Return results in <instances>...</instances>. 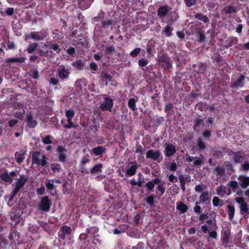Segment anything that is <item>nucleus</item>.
Returning a JSON list of instances; mask_svg holds the SVG:
<instances>
[{
    "instance_id": "nucleus-59",
    "label": "nucleus",
    "mask_w": 249,
    "mask_h": 249,
    "mask_svg": "<svg viewBox=\"0 0 249 249\" xmlns=\"http://www.w3.org/2000/svg\"><path fill=\"white\" fill-rule=\"evenodd\" d=\"M67 52L70 55H73L75 53V50L73 48L70 47L67 50Z\"/></svg>"
},
{
    "instance_id": "nucleus-13",
    "label": "nucleus",
    "mask_w": 249,
    "mask_h": 249,
    "mask_svg": "<svg viewBox=\"0 0 249 249\" xmlns=\"http://www.w3.org/2000/svg\"><path fill=\"white\" fill-rule=\"evenodd\" d=\"M199 204H208L211 202V196L208 191L202 192L199 196Z\"/></svg>"
},
{
    "instance_id": "nucleus-42",
    "label": "nucleus",
    "mask_w": 249,
    "mask_h": 249,
    "mask_svg": "<svg viewBox=\"0 0 249 249\" xmlns=\"http://www.w3.org/2000/svg\"><path fill=\"white\" fill-rule=\"evenodd\" d=\"M141 49L140 48H137L134 50H132L130 53V55L132 57H136L138 54L140 53Z\"/></svg>"
},
{
    "instance_id": "nucleus-15",
    "label": "nucleus",
    "mask_w": 249,
    "mask_h": 249,
    "mask_svg": "<svg viewBox=\"0 0 249 249\" xmlns=\"http://www.w3.org/2000/svg\"><path fill=\"white\" fill-rule=\"evenodd\" d=\"M176 152L175 146L172 144H167L165 147V155L166 156L170 157Z\"/></svg>"
},
{
    "instance_id": "nucleus-41",
    "label": "nucleus",
    "mask_w": 249,
    "mask_h": 249,
    "mask_svg": "<svg viewBox=\"0 0 249 249\" xmlns=\"http://www.w3.org/2000/svg\"><path fill=\"white\" fill-rule=\"evenodd\" d=\"M225 169L220 166H217L215 168L213 173L217 175H221L224 173Z\"/></svg>"
},
{
    "instance_id": "nucleus-5",
    "label": "nucleus",
    "mask_w": 249,
    "mask_h": 249,
    "mask_svg": "<svg viewBox=\"0 0 249 249\" xmlns=\"http://www.w3.org/2000/svg\"><path fill=\"white\" fill-rule=\"evenodd\" d=\"M51 204V202L48 197L44 196L38 205V209L43 211H48L50 210Z\"/></svg>"
},
{
    "instance_id": "nucleus-6",
    "label": "nucleus",
    "mask_w": 249,
    "mask_h": 249,
    "mask_svg": "<svg viewBox=\"0 0 249 249\" xmlns=\"http://www.w3.org/2000/svg\"><path fill=\"white\" fill-rule=\"evenodd\" d=\"M113 105V100L107 97H105L104 99V101L100 106V108L103 111H109L110 112L112 110Z\"/></svg>"
},
{
    "instance_id": "nucleus-19",
    "label": "nucleus",
    "mask_w": 249,
    "mask_h": 249,
    "mask_svg": "<svg viewBox=\"0 0 249 249\" xmlns=\"http://www.w3.org/2000/svg\"><path fill=\"white\" fill-rule=\"evenodd\" d=\"M71 231V228L69 226H65L62 227L60 231V237L63 239H65L67 235L70 234Z\"/></svg>"
},
{
    "instance_id": "nucleus-33",
    "label": "nucleus",
    "mask_w": 249,
    "mask_h": 249,
    "mask_svg": "<svg viewBox=\"0 0 249 249\" xmlns=\"http://www.w3.org/2000/svg\"><path fill=\"white\" fill-rule=\"evenodd\" d=\"M46 47H48L50 49H53V51L56 52L57 53H59L60 52V49L59 47V46L56 44H50L49 45H44Z\"/></svg>"
},
{
    "instance_id": "nucleus-60",
    "label": "nucleus",
    "mask_w": 249,
    "mask_h": 249,
    "mask_svg": "<svg viewBox=\"0 0 249 249\" xmlns=\"http://www.w3.org/2000/svg\"><path fill=\"white\" fill-rule=\"evenodd\" d=\"M17 123L18 121L17 120H12L9 122V125L10 127H13L15 125H16L17 124Z\"/></svg>"
},
{
    "instance_id": "nucleus-8",
    "label": "nucleus",
    "mask_w": 249,
    "mask_h": 249,
    "mask_svg": "<svg viewBox=\"0 0 249 249\" xmlns=\"http://www.w3.org/2000/svg\"><path fill=\"white\" fill-rule=\"evenodd\" d=\"M161 153L159 150L155 151L153 150H149L146 153V157L148 159H151L154 160L160 161L159 159L160 157Z\"/></svg>"
},
{
    "instance_id": "nucleus-44",
    "label": "nucleus",
    "mask_w": 249,
    "mask_h": 249,
    "mask_svg": "<svg viewBox=\"0 0 249 249\" xmlns=\"http://www.w3.org/2000/svg\"><path fill=\"white\" fill-rule=\"evenodd\" d=\"M115 51V48L112 46H107L106 49V52L107 54H111Z\"/></svg>"
},
{
    "instance_id": "nucleus-7",
    "label": "nucleus",
    "mask_w": 249,
    "mask_h": 249,
    "mask_svg": "<svg viewBox=\"0 0 249 249\" xmlns=\"http://www.w3.org/2000/svg\"><path fill=\"white\" fill-rule=\"evenodd\" d=\"M159 63L165 69L170 68L172 64L170 58L166 54H163L160 57Z\"/></svg>"
},
{
    "instance_id": "nucleus-47",
    "label": "nucleus",
    "mask_w": 249,
    "mask_h": 249,
    "mask_svg": "<svg viewBox=\"0 0 249 249\" xmlns=\"http://www.w3.org/2000/svg\"><path fill=\"white\" fill-rule=\"evenodd\" d=\"M205 189V186L202 184H198L196 186L195 188V191L197 193H200Z\"/></svg>"
},
{
    "instance_id": "nucleus-39",
    "label": "nucleus",
    "mask_w": 249,
    "mask_h": 249,
    "mask_svg": "<svg viewBox=\"0 0 249 249\" xmlns=\"http://www.w3.org/2000/svg\"><path fill=\"white\" fill-rule=\"evenodd\" d=\"M213 204L215 207L222 206L223 202L218 197H214L213 199Z\"/></svg>"
},
{
    "instance_id": "nucleus-20",
    "label": "nucleus",
    "mask_w": 249,
    "mask_h": 249,
    "mask_svg": "<svg viewBox=\"0 0 249 249\" xmlns=\"http://www.w3.org/2000/svg\"><path fill=\"white\" fill-rule=\"evenodd\" d=\"M160 182V180L159 178H155L153 180L148 182L146 184V187L150 191H153V189L155 184H159Z\"/></svg>"
},
{
    "instance_id": "nucleus-51",
    "label": "nucleus",
    "mask_w": 249,
    "mask_h": 249,
    "mask_svg": "<svg viewBox=\"0 0 249 249\" xmlns=\"http://www.w3.org/2000/svg\"><path fill=\"white\" fill-rule=\"evenodd\" d=\"M16 48V45L13 42L8 41L7 43V50H14Z\"/></svg>"
},
{
    "instance_id": "nucleus-38",
    "label": "nucleus",
    "mask_w": 249,
    "mask_h": 249,
    "mask_svg": "<svg viewBox=\"0 0 249 249\" xmlns=\"http://www.w3.org/2000/svg\"><path fill=\"white\" fill-rule=\"evenodd\" d=\"M102 167V164H97L95 165L93 168L91 170L90 172L91 174L97 173L101 171V169Z\"/></svg>"
},
{
    "instance_id": "nucleus-2",
    "label": "nucleus",
    "mask_w": 249,
    "mask_h": 249,
    "mask_svg": "<svg viewBox=\"0 0 249 249\" xmlns=\"http://www.w3.org/2000/svg\"><path fill=\"white\" fill-rule=\"evenodd\" d=\"M65 114L67 118L66 121L67 123L64 124V127L67 128H71L78 127V124L72 121V118L74 115V110L72 109L67 110L65 112Z\"/></svg>"
},
{
    "instance_id": "nucleus-40",
    "label": "nucleus",
    "mask_w": 249,
    "mask_h": 249,
    "mask_svg": "<svg viewBox=\"0 0 249 249\" xmlns=\"http://www.w3.org/2000/svg\"><path fill=\"white\" fill-rule=\"evenodd\" d=\"M38 46V44L34 43L29 45L28 49H27L28 53H31L34 52Z\"/></svg>"
},
{
    "instance_id": "nucleus-24",
    "label": "nucleus",
    "mask_w": 249,
    "mask_h": 249,
    "mask_svg": "<svg viewBox=\"0 0 249 249\" xmlns=\"http://www.w3.org/2000/svg\"><path fill=\"white\" fill-rule=\"evenodd\" d=\"M233 159L235 162H241L244 160V156L240 152L234 153Z\"/></svg>"
},
{
    "instance_id": "nucleus-46",
    "label": "nucleus",
    "mask_w": 249,
    "mask_h": 249,
    "mask_svg": "<svg viewBox=\"0 0 249 249\" xmlns=\"http://www.w3.org/2000/svg\"><path fill=\"white\" fill-rule=\"evenodd\" d=\"M148 61L147 59L142 58L139 60L138 63L140 66L144 67L148 64Z\"/></svg>"
},
{
    "instance_id": "nucleus-28",
    "label": "nucleus",
    "mask_w": 249,
    "mask_h": 249,
    "mask_svg": "<svg viewBox=\"0 0 249 249\" xmlns=\"http://www.w3.org/2000/svg\"><path fill=\"white\" fill-rule=\"evenodd\" d=\"M228 185L231 188L233 192H234L235 190L238 187L239 184L236 181L230 180L228 182Z\"/></svg>"
},
{
    "instance_id": "nucleus-25",
    "label": "nucleus",
    "mask_w": 249,
    "mask_h": 249,
    "mask_svg": "<svg viewBox=\"0 0 249 249\" xmlns=\"http://www.w3.org/2000/svg\"><path fill=\"white\" fill-rule=\"evenodd\" d=\"M177 209L181 213H184L187 211L188 208L185 204L181 202H178L177 203Z\"/></svg>"
},
{
    "instance_id": "nucleus-62",
    "label": "nucleus",
    "mask_w": 249,
    "mask_h": 249,
    "mask_svg": "<svg viewBox=\"0 0 249 249\" xmlns=\"http://www.w3.org/2000/svg\"><path fill=\"white\" fill-rule=\"evenodd\" d=\"M177 168V165L176 163L173 162L171 163L170 167V170L172 171H175Z\"/></svg>"
},
{
    "instance_id": "nucleus-23",
    "label": "nucleus",
    "mask_w": 249,
    "mask_h": 249,
    "mask_svg": "<svg viewBox=\"0 0 249 249\" xmlns=\"http://www.w3.org/2000/svg\"><path fill=\"white\" fill-rule=\"evenodd\" d=\"M231 235V232L229 230H225L222 233V239L223 243L227 244L229 241V238Z\"/></svg>"
},
{
    "instance_id": "nucleus-14",
    "label": "nucleus",
    "mask_w": 249,
    "mask_h": 249,
    "mask_svg": "<svg viewBox=\"0 0 249 249\" xmlns=\"http://www.w3.org/2000/svg\"><path fill=\"white\" fill-rule=\"evenodd\" d=\"M17 174L18 173L16 172H11L10 174L7 173H4L0 176V178L6 182L11 183L13 180L12 177L16 176Z\"/></svg>"
},
{
    "instance_id": "nucleus-29",
    "label": "nucleus",
    "mask_w": 249,
    "mask_h": 249,
    "mask_svg": "<svg viewBox=\"0 0 249 249\" xmlns=\"http://www.w3.org/2000/svg\"><path fill=\"white\" fill-rule=\"evenodd\" d=\"M223 11L227 14H231L236 12L237 10L235 7L230 6L225 7Z\"/></svg>"
},
{
    "instance_id": "nucleus-12",
    "label": "nucleus",
    "mask_w": 249,
    "mask_h": 249,
    "mask_svg": "<svg viewBox=\"0 0 249 249\" xmlns=\"http://www.w3.org/2000/svg\"><path fill=\"white\" fill-rule=\"evenodd\" d=\"M216 190L217 194L221 196H224L225 195L229 196L231 193V191L230 188L223 185L218 187Z\"/></svg>"
},
{
    "instance_id": "nucleus-43",
    "label": "nucleus",
    "mask_w": 249,
    "mask_h": 249,
    "mask_svg": "<svg viewBox=\"0 0 249 249\" xmlns=\"http://www.w3.org/2000/svg\"><path fill=\"white\" fill-rule=\"evenodd\" d=\"M52 138V136H51L50 135H48L46 137H45L44 138H43L42 142L44 144H51V143H52V139H51Z\"/></svg>"
},
{
    "instance_id": "nucleus-18",
    "label": "nucleus",
    "mask_w": 249,
    "mask_h": 249,
    "mask_svg": "<svg viewBox=\"0 0 249 249\" xmlns=\"http://www.w3.org/2000/svg\"><path fill=\"white\" fill-rule=\"evenodd\" d=\"M168 9L165 6H160L158 10V16L160 18H163L166 16L168 15Z\"/></svg>"
},
{
    "instance_id": "nucleus-56",
    "label": "nucleus",
    "mask_w": 249,
    "mask_h": 249,
    "mask_svg": "<svg viewBox=\"0 0 249 249\" xmlns=\"http://www.w3.org/2000/svg\"><path fill=\"white\" fill-rule=\"evenodd\" d=\"M203 137L205 139L209 138L211 135V132L210 131H205L202 134Z\"/></svg>"
},
{
    "instance_id": "nucleus-3",
    "label": "nucleus",
    "mask_w": 249,
    "mask_h": 249,
    "mask_svg": "<svg viewBox=\"0 0 249 249\" xmlns=\"http://www.w3.org/2000/svg\"><path fill=\"white\" fill-rule=\"evenodd\" d=\"M27 180V177L25 176H21L19 178L15 183V187L12 191V195L10 198V200H12L13 197L17 195L19 189L22 187L26 181Z\"/></svg>"
},
{
    "instance_id": "nucleus-48",
    "label": "nucleus",
    "mask_w": 249,
    "mask_h": 249,
    "mask_svg": "<svg viewBox=\"0 0 249 249\" xmlns=\"http://www.w3.org/2000/svg\"><path fill=\"white\" fill-rule=\"evenodd\" d=\"M155 196H151L146 198V202L149 204L151 206L154 204V199L155 198Z\"/></svg>"
},
{
    "instance_id": "nucleus-17",
    "label": "nucleus",
    "mask_w": 249,
    "mask_h": 249,
    "mask_svg": "<svg viewBox=\"0 0 249 249\" xmlns=\"http://www.w3.org/2000/svg\"><path fill=\"white\" fill-rule=\"evenodd\" d=\"M57 151L59 154V160L60 161L64 162L66 159L65 155L67 152L66 149L61 146H59L57 148Z\"/></svg>"
},
{
    "instance_id": "nucleus-30",
    "label": "nucleus",
    "mask_w": 249,
    "mask_h": 249,
    "mask_svg": "<svg viewBox=\"0 0 249 249\" xmlns=\"http://www.w3.org/2000/svg\"><path fill=\"white\" fill-rule=\"evenodd\" d=\"M228 216L230 220H231L234 214V207L232 205H229L228 206Z\"/></svg>"
},
{
    "instance_id": "nucleus-57",
    "label": "nucleus",
    "mask_w": 249,
    "mask_h": 249,
    "mask_svg": "<svg viewBox=\"0 0 249 249\" xmlns=\"http://www.w3.org/2000/svg\"><path fill=\"white\" fill-rule=\"evenodd\" d=\"M202 160L198 159V158H196L195 160L194 161V164L195 165H200L201 164H202Z\"/></svg>"
},
{
    "instance_id": "nucleus-52",
    "label": "nucleus",
    "mask_w": 249,
    "mask_h": 249,
    "mask_svg": "<svg viewBox=\"0 0 249 249\" xmlns=\"http://www.w3.org/2000/svg\"><path fill=\"white\" fill-rule=\"evenodd\" d=\"M234 200L239 204H240V206L243 204L244 203H246L244 201V199L242 197H235Z\"/></svg>"
},
{
    "instance_id": "nucleus-26",
    "label": "nucleus",
    "mask_w": 249,
    "mask_h": 249,
    "mask_svg": "<svg viewBox=\"0 0 249 249\" xmlns=\"http://www.w3.org/2000/svg\"><path fill=\"white\" fill-rule=\"evenodd\" d=\"M105 150L106 149L104 147L99 146L93 148L92 151L95 155L98 156L103 154L105 152Z\"/></svg>"
},
{
    "instance_id": "nucleus-55",
    "label": "nucleus",
    "mask_w": 249,
    "mask_h": 249,
    "mask_svg": "<svg viewBox=\"0 0 249 249\" xmlns=\"http://www.w3.org/2000/svg\"><path fill=\"white\" fill-rule=\"evenodd\" d=\"M197 146L200 149H204L206 147L204 142H203L201 140L198 141Z\"/></svg>"
},
{
    "instance_id": "nucleus-45",
    "label": "nucleus",
    "mask_w": 249,
    "mask_h": 249,
    "mask_svg": "<svg viewBox=\"0 0 249 249\" xmlns=\"http://www.w3.org/2000/svg\"><path fill=\"white\" fill-rule=\"evenodd\" d=\"M158 184V185L157 188L158 191L160 192V195L162 196L165 192V188L163 186L162 184H160V183Z\"/></svg>"
},
{
    "instance_id": "nucleus-27",
    "label": "nucleus",
    "mask_w": 249,
    "mask_h": 249,
    "mask_svg": "<svg viewBox=\"0 0 249 249\" xmlns=\"http://www.w3.org/2000/svg\"><path fill=\"white\" fill-rule=\"evenodd\" d=\"M25 60V58L24 57H19V58H15V57H11L7 59V62H19L22 63L24 62Z\"/></svg>"
},
{
    "instance_id": "nucleus-34",
    "label": "nucleus",
    "mask_w": 249,
    "mask_h": 249,
    "mask_svg": "<svg viewBox=\"0 0 249 249\" xmlns=\"http://www.w3.org/2000/svg\"><path fill=\"white\" fill-rule=\"evenodd\" d=\"M173 29L170 26H166L165 29L162 31L166 36H170L172 35V32Z\"/></svg>"
},
{
    "instance_id": "nucleus-21",
    "label": "nucleus",
    "mask_w": 249,
    "mask_h": 249,
    "mask_svg": "<svg viewBox=\"0 0 249 249\" xmlns=\"http://www.w3.org/2000/svg\"><path fill=\"white\" fill-rule=\"evenodd\" d=\"M15 158L18 163L22 162L25 159V151L17 152L15 154Z\"/></svg>"
},
{
    "instance_id": "nucleus-37",
    "label": "nucleus",
    "mask_w": 249,
    "mask_h": 249,
    "mask_svg": "<svg viewBox=\"0 0 249 249\" xmlns=\"http://www.w3.org/2000/svg\"><path fill=\"white\" fill-rule=\"evenodd\" d=\"M72 65L78 69H82L84 67V65L81 60L74 61L72 63Z\"/></svg>"
},
{
    "instance_id": "nucleus-4",
    "label": "nucleus",
    "mask_w": 249,
    "mask_h": 249,
    "mask_svg": "<svg viewBox=\"0 0 249 249\" xmlns=\"http://www.w3.org/2000/svg\"><path fill=\"white\" fill-rule=\"evenodd\" d=\"M45 37V35L43 33L33 32L27 34L25 36V40L33 39L35 40L39 41L43 40Z\"/></svg>"
},
{
    "instance_id": "nucleus-11",
    "label": "nucleus",
    "mask_w": 249,
    "mask_h": 249,
    "mask_svg": "<svg viewBox=\"0 0 249 249\" xmlns=\"http://www.w3.org/2000/svg\"><path fill=\"white\" fill-rule=\"evenodd\" d=\"M238 184L243 189H246L249 185V177L244 175L239 176L237 178Z\"/></svg>"
},
{
    "instance_id": "nucleus-9",
    "label": "nucleus",
    "mask_w": 249,
    "mask_h": 249,
    "mask_svg": "<svg viewBox=\"0 0 249 249\" xmlns=\"http://www.w3.org/2000/svg\"><path fill=\"white\" fill-rule=\"evenodd\" d=\"M70 73V70L65 68L63 66H60L58 70V76L62 80L67 79Z\"/></svg>"
},
{
    "instance_id": "nucleus-58",
    "label": "nucleus",
    "mask_w": 249,
    "mask_h": 249,
    "mask_svg": "<svg viewBox=\"0 0 249 249\" xmlns=\"http://www.w3.org/2000/svg\"><path fill=\"white\" fill-rule=\"evenodd\" d=\"M45 188L43 186H42L40 188H38L36 190V192L39 195H42L44 193Z\"/></svg>"
},
{
    "instance_id": "nucleus-22",
    "label": "nucleus",
    "mask_w": 249,
    "mask_h": 249,
    "mask_svg": "<svg viewBox=\"0 0 249 249\" xmlns=\"http://www.w3.org/2000/svg\"><path fill=\"white\" fill-rule=\"evenodd\" d=\"M26 122L28 125L30 127H35L37 124V122L34 120L31 115H29L27 116Z\"/></svg>"
},
{
    "instance_id": "nucleus-64",
    "label": "nucleus",
    "mask_w": 249,
    "mask_h": 249,
    "mask_svg": "<svg viewBox=\"0 0 249 249\" xmlns=\"http://www.w3.org/2000/svg\"><path fill=\"white\" fill-rule=\"evenodd\" d=\"M90 69L93 71H96L97 69V65L96 63L92 62L90 64Z\"/></svg>"
},
{
    "instance_id": "nucleus-10",
    "label": "nucleus",
    "mask_w": 249,
    "mask_h": 249,
    "mask_svg": "<svg viewBox=\"0 0 249 249\" xmlns=\"http://www.w3.org/2000/svg\"><path fill=\"white\" fill-rule=\"evenodd\" d=\"M138 167V166L137 163L130 162L126 169V174L130 177L134 175L136 173Z\"/></svg>"
},
{
    "instance_id": "nucleus-63",
    "label": "nucleus",
    "mask_w": 249,
    "mask_h": 249,
    "mask_svg": "<svg viewBox=\"0 0 249 249\" xmlns=\"http://www.w3.org/2000/svg\"><path fill=\"white\" fill-rule=\"evenodd\" d=\"M58 80L56 78H52L50 79V83L53 85H56L58 83Z\"/></svg>"
},
{
    "instance_id": "nucleus-32",
    "label": "nucleus",
    "mask_w": 249,
    "mask_h": 249,
    "mask_svg": "<svg viewBox=\"0 0 249 249\" xmlns=\"http://www.w3.org/2000/svg\"><path fill=\"white\" fill-rule=\"evenodd\" d=\"M195 17L198 19L203 21L204 23L209 22V20L206 16L200 13H197L195 15Z\"/></svg>"
},
{
    "instance_id": "nucleus-50",
    "label": "nucleus",
    "mask_w": 249,
    "mask_h": 249,
    "mask_svg": "<svg viewBox=\"0 0 249 249\" xmlns=\"http://www.w3.org/2000/svg\"><path fill=\"white\" fill-rule=\"evenodd\" d=\"M45 184L48 190H52L54 187L53 183L52 182V180H48Z\"/></svg>"
},
{
    "instance_id": "nucleus-1",
    "label": "nucleus",
    "mask_w": 249,
    "mask_h": 249,
    "mask_svg": "<svg viewBox=\"0 0 249 249\" xmlns=\"http://www.w3.org/2000/svg\"><path fill=\"white\" fill-rule=\"evenodd\" d=\"M32 162L37 165L44 166L47 163L46 156L38 151L34 152L32 155Z\"/></svg>"
},
{
    "instance_id": "nucleus-16",
    "label": "nucleus",
    "mask_w": 249,
    "mask_h": 249,
    "mask_svg": "<svg viewBox=\"0 0 249 249\" xmlns=\"http://www.w3.org/2000/svg\"><path fill=\"white\" fill-rule=\"evenodd\" d=\"M245 79V76L244 75L241 74L234 82L232 87L236 89L243 87Z\"/></svg>"
},
{
    "instance_id": "nucleus-49",
    "label": "nucleus",
    "mask_w": 249,
    "mask_h": 249,
    "mask_svg": "<svg viewBox=\"0 0 249 249\" xmlns=\"http://www.w3.org/2000/svg\"><path fill=\"white\" fill-rule=\"evenodd\" d=\"M241 170H249V161H245L241 165Z\"/></svg>"
},
{
    "instance_id": "nucleus-54",
    "label": "nucleus",
    "mask_w": 249,
    "mask_h": 249,
    "mask_svg": "<svg viewBox=\"0 0 249 249\" xmlns=\"http://www.w3.org/2000/svg\"><path fill=\"white\" fill-rule=\"evenodd\" d=\"M184 1L188 7H190L196 3V0H184Z\"/></svg>"
},
{
    "instance_id": "nucleus-35",
    "label": "nucleus",
    "mask_w": 249,
    "mask_h": 249,
    "mask_svg": "<svg viewBox=\"0 0 249 249\" xmlns=\"http://www.w3.org/2000/svg\"><path fill=\"white\" fill-rule=\"evenodd\" d=\"M128 107L133 111L137 109L136 106V100L134 98H131L128 101Z\"/></svg>"
},
{
    "instance_id": "nucleus-36",
    "label": "nucleus",
    "mask_w": 249,
    "mask_h": 249,
    "mask_svg": "<svg viewBox=\"0 0 249 249\" xmlns=\"http://www.w3.org/2000/svg\"><path fill=\"white\" fill-rule=\"evenodd\" d=\"M242 214H245L248 213L249 208L246 203H244L239 207Z\"/></svg>"
},
{
    "instance_id": "nucleus-61",
    "label": "nucleus",
    "mask_w": 249,
    "mask_h": 249,
    "mask_svg": "<svg viewBox=\"0 0 249 249\" xmlns=\"http://www.w3.org/2000/svg\"><path fill=\"white\" fill-rule=\"evenodd\" d=\"M169 180L171 182H173L176 181L177 180V179L176 178V177L174 175H173V174H171L169 177Z\"/></svg>"
},
{
    "instance_id": "nucleus-53",
    "label": "nucleus",
    "mask_w": 249,
    "mask_h": 249,
    "mask_svg": "<svg viewBox=\"0 0 249 249\" xmlns=\"http://www.w3.org/2000/svg\"><path fill=\"white\" fill-rule=\"evenodd\" d=\"M199 204L198 202H196L195 204L196 206L194 207V212L196 213H199L201 211V208L200 206H199L198 205Z\"/></svg>"
},
{
    "instance_id": "nucleus-31",
    "label": "nucleus",
    "mask_w": 249,
    "mask_h": 249,
    "mask_svg": "<svg viewBox=\"0 0 249 249\" xmlns=\"http://www.w3.org/2000/svg\"><path fill=\"white\" fill-rule=\"evenodd\" d=\"M238 38L236 37H230L227 40V42L228 43L227 46H228V47H231L234 45L237 44L238 43Z\"/></svg>"
}]
</instances>
